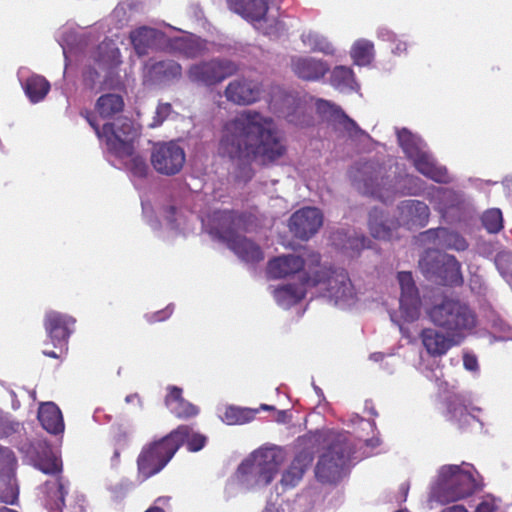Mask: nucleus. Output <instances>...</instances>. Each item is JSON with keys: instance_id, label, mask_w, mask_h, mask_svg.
Masks as SVG:
<instances>
[{"instance_id": "f257e3e1", "label": "nucleus", "mask_w": 512, "mask_h": 512, "mask_svg": "<svg viewBox=\"0 0 512 512\" xmlns=\"http://www.w3.org/2000/svg\"><path fill=\"white\" fill-rule=\"evenodd\" d=\"M272 126L273 120L257 111L241 112L222 126L219 155L243 163L254 159L264 165L274 163L286 154L287 148Z\"/></svg>"}, {"instance_id": "f03ea898", "label": "nucleus", "mask_w": 512, "mask_h": 512, "mask_svg": "<svg viewBox=\"0 0 512 512\" xmlns=\"http://www.w3.org/2000/svg\"><path fill=\"white\" fill-rule=\"evenodd\" d=\"M300 445L310 450L322 451L315 466L317 480L324 484L337 483L352 454V447L343 433L333 430H316L299 438Z\"/></svg>"}, {"instance_id": "7ed1b4c3", "label": "nucleus", "mask_w": 512, "mask_h": 512, "mask_svg": "<svg viewBox=\"0 0 512 512\" xmlns=\"http://www.w3.org/2000/svg\"><path fill=\"white\" fill-rule=\"evenodd\" d=\"M431 323L464 341L477 325V315L470 305L458 298L444 297L427 309Z\"/></svg>"}, {"instance_id": "20e7f679", "label": "nucleus", "mask_w": 512, "mask_h": 512, "mask_svg": "<svg viewBox=\"0 0 512 512\" xmlns=\"http://www.w3.org/2000/svg\"><path fill=\"white\" fill-rule=\"evenodd\" d=\"M303 284L321 287L336 302L347 301L354 296L347 271L321 265V255L317 252L309 253L308 271L303 273Z\"/></svg>"}, {"instance_id": "39448f33", "label": "nucleus", "mask_w": 512, "mask_h": 512, "mask_svg": "<svg viewBox=\"0 0 512 512\" xmlns=\"http://www.w3.org/2000/svg\"><path fill=\"white\" fill-rule=\"evenodd\" d=\"M180 429H173L168 434L146 443L137 456L138 478L145 481L160 473L181 448Z\"/></svg>"}, {"instance_id": "423d86ee", "label": "nucleus", "mask_w": 512, "mask_h": 512, "mask_svg": "<svg viewBox=\"0 0 512 512\" xmlns=\"http://www.w3.org/2000/svg\"><path fill=\"white\" fill-rule=\"evenodd\" d=\"M214 221H217V225L213 227V233L224 241L228 248L241 260L247 263H257L264 259V253L258 244L245 236L237 234L233 229V211L215 212Z\"/></svg>"}, {"instance_id": "0eeeda50", "label": "nucleus", "mask_w": 512, "mask_h": 512, "mask_svg": "<svg viewBox=\"0 0 512 512\" xmlns=\"http://www.w3.org/2000/svg\"><path fill=\"white\" fill-rule=\"evenodd\" d=\"M107 149L118 158L132 156L134 142L140 135L139 128L128 117H118L102 126Z\"/></svg>"}, {"instance_id": "6e6552de", "label": "nucleus", "mask_w": 512, "mask_h": 512, "mask_svg": "<svg viewBox=\"0 0 512 512\" xmlns=\"http://www.w3.org/2000/svg\"><path fill=\"white\" fill-rule=\"evenodd\" d=\"M76 320L68 314L58 311H48L45 314L43 325L48 339L53 344L54 348L60 349V353L54 350L44 349L43 355L59 359L61 354L68 349V341L71 334L74 332Z\"/></svg>"}, {"instance_id": "1a4fd4ad", "label": "nucleus", "mask_w": 512, "mask_h": 512, "mask_svg": "<svg viewBox=\"0 0 512 512\" xmlns=\"http://www.w3.org/2000/svg\"><path fill=\"white\" fill-rule=\"evenodd\" d=\"M237 65L227 59H211L192 65L188 72V78L194 83L205 86H214L226 78L236 74Z\"/></svg>"}, {"instance_id": "9d476101", "label": "nucleus", "mask_w": 512, "mask_h": 512, "mask_svg": "<svg viewBox=\"0 0 512 512\" xmlns=\"http://www.w3.org/2000/svg\"><path fill=\"white\" fill-rule=\"evenodd\" d=\"M151 164L161 175L173 176L178 174L186 160L184 149L174 141L157 143L153 146Z\"/></svg>"}, {"instance_id": "9b49d317", "label": "nucleus", "mask_w": 512, "mask_h": 512, "mask_svg": "<svg viewBox=\"0 0 512 512\" xmlns=\"http://www.w3.org/2000/svg\"><path fill=\"white\" fill-rule=\"evenodd\" d=\"M441 475L445 478L443 497L447 502H455L471 496L477 483L470 472L462 471L457 465L445 466Z\"/></svg>"}, {"instance_id": "f8f14e48", "label": "nucleus", "mask_w": 512, "mask_h": 512, "mask_svg": "<svg viewBox=\"0 0 512 512\" xmlns=\"http://www.w3.org/2000/svg\"><path fill=\"white\" fill-rule=\"evenodd\" d=\"M323 224V214L316 207H303L289 218L288 227L293 236L300 240H309Z\"/></svg>"}, {"instance_id": "ddd939ff", "label": "nucleus", "mask_w": 512, "mask_h": 512, "mask_svg": "<svg viewBox=\"0 0 512 512\" xmlns=\"http://www.w3.org/2000/svg\"><path fill=\"white\" fill-rule=\"evenodd\" d=\"M262 90V84L259 81L239 77L228 83L224 95L229 102L235 105L247 106L260 99Z\"/></svg>"}, {"instance_id": "4468645a", "label": "nucleus", "mask_w": 512, "mask_h": 512, "mask_svg": "<svg viewBox=\"0 0 512 512\" xmlns=\"http://www.w3.org/2000/svg\"><path fill=\"white\" fill-rule=\"evenodd\" d=\"M398 222L409 230L425 227L430 218V209L420 200H404L397 205Z\"/></svg>"}, {"instance_id": "2eb2a0df", "label": "nucleus", "mask_w": 512, "mask_h": 512, "mask_svg": "<svg viewBox=\"0 0 512 512\" xmlns=\"http://www.w3.org/2000/svg\"><path fill=\"white\" fill-rule=\"evenodd\" d=\"M424 244H433L447 250L465 251L468 248L467 240L458 232L446 227L431 228L419 234Z\"/></svg>"}, {"instance_id": "dca6fc26", "label": "nucleus", "mask_w": 512, "mask_h": 512, "mask_svg": "<svg viewBox=\"0 0 512 512\" xmlns=\"http://www.w3.org/2000/svg\"><path fill=\"white\" fill-rule=\"evenodd\" d=\"M308 264L309 254L306 259L294 254L281 255L268 261L266 274L269 279H284L308 268Z\"/></svg>"}, {"instance_id": "f3484780", "label": "nucleus", "mask_w": 512, "mask_h": 512, "mask_svg": "<svg viewBox=\"0 0 512 512\" xmlns=\"http://www.w3.org/2000/svg\"><path fill=\"white\" fill-rule=\"evenodd\" d=\"M421 342L431 357H442L452 347L460 345L463 341L444 331L434 328H424L420 333Z\"/></svg>"}, {"instance_id": "a211bd4d", "label": "nucleus", "mask_w": 512, "mask_h": 512, "mask_svg": "<svg viewBox=\"0 0 512 512\" xmlns=\"http://www.w3.org/2000/svg\"><path fill=\"white\" fill-rule=\"evenodd\" d=\"M144 77L152 84H166L182 77V66L172 60L156 61L145 66Z\"/></svg>"}, {"instance_id": "6ab92c4d", "label": "nucleus", "mask_w": 512, "mask_h": 512, "mask_svg": "<svg viewBox=\"0 0 512 512\" xmlns=\"http://www.w3.org/2000/svg\"><path fill=\"white\" fill-rule=\"evenodd\" d=\"M291 69L300 79L318 81L330 70L328 63L314 57L294 56L291 58Z\"/></svg>"}, {"instance_id": "aec40b11", "label": "nucleus", "mask_w": 512, "mask_h": 512, "mask_svg": "<svg viewBox=\"0 0 512 512\" xmlns=\"http://www.w3.org/2000/svg\"><path fill=\"white\" fill-rule=\"evenodd\" d=\"M164 404L172 415L181 420L195 417L199 413V408L183 397V390L178 386L167 387Z\"/></svg>"}, {"instance_id": "412c9836", "label": "nucleus", "mask_w": 512, "mask_h": 512, "mask_svg": "<svg viewBox=\"0 0 512 512\" xmlns=\"http://www.w3.org/2000/svg\"><path fill=\"white\" fill-rule=\"evenodd\" d=\"M411 162L420 174L434 182L447 184L451 181L447 168L439 165L426 150L422 151Z\"/></svg>"}, {"instance_id": "4be33fe9", "label": "nucleus", "mask_w": 512, "mask_h": 512, "mask_svg": "<svg viewBox=\"0 0 512 512\" xmlns=\"http://www.w3.org/2000/svg\"><path fill=\"white\" fill-rule=\"evenodd\" d=\"M400 226L399 222L388 221L382 210L373 208L369 212L368 228L371 236L379 240H391Z\"/></svg>"}, {"instance_id": "5701e85b", "label": "nucleus", "mask_w": 512, "mask_h": 512, "mask_svg": "<svg viewBox=\"0 0 512 512\" xmlns=\"http://www.w3.org/2000/svg\"><path fill=\"white\" fill-rule=\"evenodd\" d=\"M264 476V486L270 484L278 472L281 455L274 448H262L251 454Z\"/></svg>"}, {"instance_id": "b1692460", "label": "nucleus", "mask_w": 512, "mask_h": 512, "mask_svg": "<svg viewBox=\"0 0 512 512\" xmlns=\"http://www.w3.org/2000/svg\"><path fill=\"white\" fill-rule=\"evenodd\" d=\"M313 454L308 449L299 452L290 466L282 475L281 484L285 487H295L302 479L307 468L312 464Z\"/></svg>"}, {"instance_id": "393cba45", "label": "nucleus", "mask_w": 512, "mask_h": 512, "mask_svg": "<svg viewBox=\"0 0 512 512\" xmlns=\"http://www.w3.org/2000/svg\"><path fill=\"white\" fill-rule=\"evenodd\" d=\"M363 177L358 181L359 189L364 194L382 199V185L384 177L381 175V169L372 164H364L362 167Z\"/></svg>"}, {"instance_id": "a878e982", "label": "nucleus", "mask_w": 512, "mask_h": 512, "mask_svg": "<svg viewBox=\"0 0 512 512\" xmlns=\"http://www.w3.org/2000/svg\"><path fill=\"white\" fill-rule=\"evenodd\" d=\"M38 420L42 427L50 434L57 435L64 431L62 412L52 402L44 403L39 407Z\"/></svg>"}, {"instance_id": "bb28decb", "label": "nucleus", "mask_w": 512, "mask_h": 512, "mask_svg": "<svg viewBox=\"0 0 512 512\" xmlns=\"http://www.w3.org/2000/svg\"><path fill=\"white\" fill-rule=\"evenodd\" d=\"M435 281L450 287L463 285L464 278L461 271V263L454 255L445 254L443 266H441Z\"/></svg>"}, {"instance_id": "cd10ccee", "label": "nucleus", "mask_w": 512, "mask_h": 512, "mask_svg": "<svg viewBox=\"0 0 512 512\" xmlns=\"http://www.w3.org/2000/svg\"><path fill=\"white\" fill-rule=\"evenodd\" d=\"M303 284V275L300 284H285L274 289L273 297L278 305L284 308H290L298 304L306 295Z\"/></svg>"}, {"instance_id": "c85d7f7f", "label": "nucleus", "mask_w": 512, "mask_h": 512, "mask_svg": "<svg viewBox=\"0 0 512 512\" xmlns=\"http://www.w3.org/2000/svg\"><path fill=\"white\" fill-rule=\"evenodd\" d=\"M22 88L32 103L42 101L50 91L49 81L42 75L32 74L21 82Z\"/></svg>"}, {"instance_id": "c756f323", "label": "nucleus", "mask_w": 512, "mask_h": 512, "mask_svg": "<svg viewBox=\"0 0 512 512\" xmlns=\"http://www.w3.org/2000/svg\"><path fill=\"white\" fill-rule=\"evenodd\" d=\"M445 254L436 249H428L423 253L419 259V268L427 279L435 280L443 266Z\"/></svg>"}, {"instance_id": "7c9ffc66", "label": "nucleus", "mask_w": 512, "mask_h": 512, "mask_svg": "<svg viewBox=\"0 0 512 512\" xmlns=\"http://www.w3.org/2000/svg\"><path fill=\"white\" fill-rule=\"evenodd\" d=\"M157 31L148 27H141L130 34L133 48L138 56L147 55L149 49L155 45Z\"/></svg>"}, {"instance_id": "2f4dec72", "label": "nucleus", "mask_w": 512, "mask_h": 512, "mask_svg": "<svg viewBox=\"0 0 512 512\" xmlns=\"http://www.w3.org/2000/svg\"><path fill=\"white\" fill-rule=\"evenodd\" d=\"M397 140L405 156L410 161L424 151L423 141L407 128L397 131Z\"/></svg>"}, {"instance_id": "473e14b6", "label": "nucleus", "mask_w": 512, "mask_h": 512, "mask_svg": "<svg viewBox=\"0 0 512 512\" xmlns=\"http://www.w3.org/2000/svg\"><path fill=\"white\" fill-rule=\"evenodd\" d=\"M236 476L239 481L248 485H264L262 471L251 455L238 466Z\"/></svg>"}, {"instance_id": "72a5a7b5", "label": "nucleus", "mask_w": 512, "mask_h": 512, "mask_svg": "<svg viewBox=\"0 0 512 512\" xmlns=\"http://www.w3.org/2000/svg\"><path fill=\"white\" fill-rule=\"evenodd\" d=\"M124 100L122 96L114 93L101 95L95 105V109L102 118H112L123 111Z\"/></svg>"}, {"instance_id": "f704fd0d", "label": "nucleus", "mask_w": 512, "mask_h": 512, "mask_svg": "<svg viewBox=\"0 0 512 512\" xmlns=\"http://www.w3.org/2000/svg\"><path fill=\"white\" fill-rule=\"evenodd\" d=\"M34 465L45 474L54 475L62 471L61 460L47 446L41 447V450L37 452Z\"/></svg>"}, {"instance_id": "c9c22d12", "label": "nucleus", "mask_w": 512, "mask_h": 512, "mask_svg": "<svg viewBox=\"0 0 512 512\" xmlns=\"http://www.w3.org/2000/svg\"><path fill=\"white\" fill-rule=\"evenodd\" d=\"M448 419L458 421L459 427L462 429L464 424L470 425L476 421L475 416L470 414L467 407L458 396L449 397L446 401Z\"/></svg>"}, {"instance_id": "e433bc0d", "label": "nucleus", "mask_w": 512, "mask_h": 512, "mask_svg": "<svg viewBox=\"0 0 512 512\" xmlns=\"http://www.w3.org/2000/svg\"><path fill=\"white\" fill-rule=\"evenodd\" d=\"M256 413L257 410L231 405L225 408L221 419L227 425H243L252 421Z\"/></svg>"}, {"instance_id": "4c0bfd02", "label": "nucleus", "mask_w": 512, "mask_h": 512, "mask_svg": "<svg viewBox=\"0 0 512 512\" xmlns=\"http://www.w3.org/2000/svg\"><path fill=\"white\" fill-rule=\"evenodd\" d=\"M350 54L354 64L367 66L374 58V44L366 39L357 40L352 46Z\"/></svg>"}, {"instance_id": "58836bf2", "label": "nucleus", "mask_w": 512, "mask_h": 512, "mask_svg": "<svg viewBox=\"0 0 512 512\" xmlns=\"http://www.w3.org/2000/svg\"><path fill=\"white\" fill-rule=\"evenodd\" d=\"M182 435H180L181 447L186 444L188 451L190 452H198L203 449L207 443V437L199 432H195L193 428L189 425H179L175 429H180Z\"/></svg>"}, {"instance_id": "ea45409f", "label": "nucleus", "mask_w": 512, "mask_h": 512, "mask_svg": "<svg viewBox=\"0 0 512 512\" xmlns=\"http://www.w3.org/2000/svg\"><path fill=\"white\" fill-rule=\"evenodd\" d=\"M303 44L309 48L311 52H321L324 54H332L334 52L331 43L317 32L309 31L301 35Z\"/></svg>"}, {"instance_id": "a19ab883", "label": "nucleus", "mask_w": 512, "mask_h": 512, "mask_svg": "<svg viewBox=\"0 0 512 512\" xmlns=\"http://www.w3.org/2000/svg\"><path fill=\"white\" fill-rule=\"evenodd\" d=\"M436 197L438 202L435 209H437L443 217L447 215L449 209L459 204L458 195L451 189L437 188Z\"/></svg>"}, {"instance_id": "79ce46f5", "label": "nucleus", "mask_w": 512, "mask_h": 512, "mask_svg": "<svg viewBox=\"0 0 512 512\" xmlns=\"http://www.w3.org/2000/svg\"><path fill=\"white\" fill-rule=\"evenodd\" d=\"M354 72L346 66H336L330 76V84L337 89L352 88Z\"/></svg>"}, {"instance_id": "37998d69", "label": "nucleus", "mask_w": 512, "mask_h": 512, "mask_svg": "<svg viewBox=\"0 0 512 512\" xmlns=\"http://www.w3.org/2000/svg\"><path fill=\"white\" fill-rule=\"evenodd\" d=\"M420 304L419 296L400 298L401 314L406 321L413 322L419 318Z\"/></svg>"}, {"instance_id": "c03bdc74", "label": "nucleus", "mask_w": 512, "mask_h": 512, "mask_svg": "<svg viewBox=\"0 0 512 512\" xmlns=\"http://www.w3.org/2000/svg\"><path fill=\"white\" fill-rule=\"evenodd\" d=\"M124 158H129V161L126 162V167L134 177L146 178L149 166L143 156L135 154L133 150L132 156H124Z\"/></svg>"}, {"instance_id": "a18cd8bd", "label": "nucleus", "mask_w": 512, "mask_h": 512, "mask_svg": "<svg viewBox=\"0 0 512 512\" xmlns=\"http://www.w3.org/2000/svg\"><path fill=\"white\" fill-rule=\"evenodd\" d=\"M481 220L484 228L489 233H498L503 228V218L500 209L487 210Z\"/></svg>"}, {"instance_id": "49530a36", "label": "nucleus", "mask_w": 512, "mask_h": 512, "mask_svg": "<svg viewBox=\"0 0 512 512\" xmlns=\"http://www.w3.org/2000/svg\"><path fill=\"white\" fill-rule=\"evenodd\" d=\"M400 287H401V297H412L419 296L418 289L415 285L413 276L411 272L402 271L397 275Z\"/></svg>"}, {"instance_id": "de8ad7c7", "label": "nucleus", "mask_w": 512, "mask_h": 512, "mask_svg": "<svg viewBox=\"0 0 512 512\" xmlns=\"http://www.w3.org/2000/svg\"><path fill=\"white\" fill-rule=\"evenodd\" d=\"M252 12V15H241L243 18L251 22H259L264 19L268 11V4L265 0H253V5L248 4L244 7Z\"/></svg>"}, {"instance_id": "09e8293b", "label": "nucleus", "mask_w": 512, "mask_h": 512, "mask_svg": "<svg viewBox=\"0 0 512 512\" xmlns=\"http://www.w3.org/2000/svg\"><path fill=\"white\" fill-rule=\"evenodd\" d=\"M172 113V105L168 102H159L155 115L153 117L152 123L150 124L151 127H158L162 125V123L169 117V115Z\"/></svg>"}, {"instance_id": "8fccbe9b", "label": "nucleus", "mask_w": 512, "mask_h": 512, "mask_svg": "<svg viewBox=\"0 0 512 512\" xmlns=\"http://www.w3.org/2000/svg\"><path fill=\"white\" fill-rule=\"evenodd\" d=\"M316 106L319 112L326 113L331 112L332 114H341V116L346 119L348 122H350L352 125H355V122L348 118L347 115L344 114V112L341 111V109L331 102L324 100V99H318L316 102Z\"/></svg>"}, {"instance_id": "3c124183", "label": "nucleus", "mask_w": 512, "mask_h": 512, "mask_svg": "<svg viewBox=\"0 0 512 512\" xmlns=\"http://www.w3.org/2000/svg\"><path fill=\"white\" fill-rule=\"evenodd\" d=\"M82 77L85 86H87L89 89H94L99 80L100 75L96 68L89 66L85 68V70L83 71Z\"/></svg>"}, {"instance_id": "603ef678", "label": "nucleus", "mask_w": 512, "mask_h": 512, "mask_svg": "<svg viewBox=\"0 0 512 512\" xmlns=\"http://www.w3.org/2000/svg\"><path fill=\"white\" fill-rule=\"evenodd\" d=\"M228 7L239 15H252V12L244 7L248 4L253 5V0H227Z\"/></svg>"}, {"instance_id": "864d4df0", "label": "nucleus", "mask_w": 512, "mask_h": 512, "mask_svg": "<svg viewBox=\"0 0 512 512\" xmlns=\"http://www.w3.org/2000/svg\"><path fill=\"white\" fill-rule=\"evenodd\" d=\"M284 102L287 103V104L295 105L294 112H287L285 117H286L288 122L294 123V124H298L299 122L295 119L294 113L295 112H299V113L302 112L301 102L299 100H297L295 97L290 96V95H287L284 98Z\"/></svg>"}, {"instance_id": "5fc2aeb1", "label": "nucleus", "mask_w": 512, "mask_h": 512, "mask_svg": "<svg viewBox=\"0 0 512 512\" xmlns=\"http://www.w3.org/2000/svg\"><path fill=\"white\" fill-rule=\"evenodd\" d=\"M388 40H391L395 43V46L392 48V52L396 55H401L407 51L408 44L406 41L397 39L396 35L392 32L387 31L385 33Z\"/></svg>"}, {"instance_id": "6e6d98bb", "label": "nucleus", "mask_w": 512, "mask_h": 512, "mask_svg": "<svg viewBox=\"0 0 512 512\" xmlns=\"http://www.w3.org/2000/svg\"><path fill=\"white\" fill-rule=\"evenodd\" d=\"M348 243L351 249L359 252L362 249L369 248L371 241L364 235H361L349 238Z\"/></svg>"}, {"instance_id": "4d7b16f0", "label": "nucleus", "mask_w": 512, "mask_h": 512, "mask_svg": "<svg viewBox=\"0 0 512 512\" xmlns=\"http://www.w3.org/2000/svg\"><path fill=\"white\" fill-rule=\"evenodd\" d=\"M16 461L13 451L8 447L0 446V467L9 466Z\"/></svg>"}, {"instance_id": "13d9d810", "label": "nucleus", "mask_w": 512, "mask_h": 512, "mask_svg": "<svg viewBox=\"0 0 512 512\" xmlns=\"http://www.w3.org/2000/svg\"><path fill=\"white\" fill-rule=\"evenodd\" d=\"M191 45L192 42L185 38H177L174 41V47L188 57L194 56L193 52L191 51Z\"/></svg>"}, {"instance_id": "bf43d9fd", "label": "nucleus", "mask_w": 512, "mask_h": 512, "mask_svg": "<svg viewBox=\"0 0 512 512\" xmlns=\"http://www.w3.org/2000/svg\"><path fill=\"white\" fill-rule=\"evenodd\" d=\"M18 500V492L14 491L12 488H7L0 492V501L5 504L14 505Z\"/></svg>"}, {"instance_id": "052dcab7", "label": "nucleus", "mask_w": 512, "mask_h": 512, "mask_svg": "<svg viewBox=\"0 0 512 512\" xmlns=\"http://www.w3.org/2000/svg\"><path fill=\"white\" fill-rule=\"evenodd\" d=\"M463 365L469 371H476L478 369V361L475 355L464 354Z\"/></svg>"}, {"instance_id": "680f3d73", "label": "nucleus", "mask_w": 512, "mask_h": 512, "mask_svg": "<svg viewBox=\"0 0 512 512\" xmlns=\"http://www.w3.org/2000/svg\"><path fill=\"white\" fill-rule=\"evenodd\" d=\"M86 119H87L88 123L90 124V126L95 131L98 138L104 139V134H102V127L101 128L99 127V125L96 122V118L87 112Z\"/></svg>"}, {"instance_id": "e2e57ef3", "label": "nucleus", "mask_w": 512, "mask_h": 512, "mask_svg": "<svg viewBox=\"0 0 512 512\" xmlns=\"http://www.w3.org/2000/svg\"><path fill=\"white\" fill-rule=\"evenodd\" d=\"M496 506L493 502L490 501H482L476 507L475 512H495Z\"/></svg>"}, {"instance_id": "0e129e2a", "label": "nucleus", "mask_w": 512, "mask_h": 512, "mask_svg": "<svg viewBox=\"0 0 512 512\" xmlns=\"http://www.w3.org/2000/svg\"><path fill=\"white\" fill-rule=\"evenodd\" d=\"M111 61H110V67H116L121 63L120 58V51L118 48H113L111 51Z\"/></svg>"}, {"instance_id": "69168bd1", "label": "nucleus", "mask_w": 512, "mask_h": 512, "mask_svg": "<svg viewBox=\"0 0 512 512\" xmlns=\"http://www.w3.org/2000/svg\"><path fill=\"white\" fill-rule=\"evenodd\" d=\"M125 401L127 403L137 402L140 406H142L141 398H140L139 394H137V393L127 395L125 398Z\"/></svg>"}, {"instance_id": "338daca9", "label": "nucleus", "mask_w": 512, "mask_h": 512, "mask_svg": "<svg viewBox=\"0 0 512 512\" xmlns=\"http://www.w3.org/2000/svg\"><path fill=\"white\" fill-rule=\"evenodd\" d=\"M385 354L382 352H375L370 355V359L375 362H380L384 359Z\"/></svg>"}, {"instance_id": "774afa93", "label": "nucleus", "mask_w": 512, "mask_h": 512, "mask_svg": "<svg viewBox=\"0 0 512 512\" xmlns=\"http://www.w3.org/2000/svg\"><path fill=\"white\" fill-rule=\"evenodd\" d=\"M167 212H168L167 219L169 220V222H171V223L174 222L175 219L173 218V216L176 213V208L174 206H169L167 209Z\"/></svg>"}]
</instances>
